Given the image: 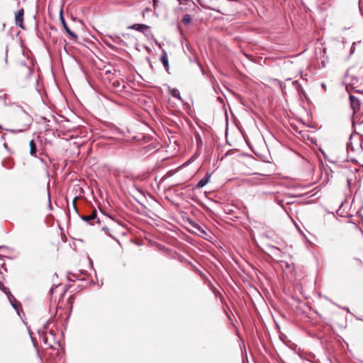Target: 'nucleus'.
<instances>
[{
    "instance_id": "obj_20",
    "label": "nucleus",
    "mask_w": 363,
    "mask_h": 363,
    "mask_svg": "<svg viewBox=\"0 0 363 363\" xmlns=\"http://www.w3.org/2000/svg\"><path fill=\"white\" fill-rule=\"evenodd\" d=\"M76 201H77V197H75V198L74 199V200H73V205H74V208H76V206H75V202H76Z\"/></svg>"
},
{
    "instance_id": "obj_3",
    "label": "nucleus",
    "mask_w": 363,
    "mask_h": 363,
    "mask_svg": "<svg viewBox=\"0 0 363 363\" xmlns=\"http://www.w3.org/2000/svg\"><path fill=\"white\" fill-rule=\"evenodd\" d=\"M83 220L93 225L94 222L99 223V219L97 218V212L96 210L93 211L91 215L89 216H82Z\"/></svg>"
},
{
    "instance_id": "obj_7",
    "label": "nucleus",
    "mask_w": 363,
    "mask_h": 363,
    "mask_svg": "<svg viewBox=\"0 0 363 363\" xmlns=\"http://www.w3.org/2000/svg\"><path fill=\"white\" fill-rule=\"evenodd\" d=\"M161 62L162 63L163 66L164 67L166 70L169 69V62H168V56L167 53L164 50H162V53L160 57Z\"/></svg>"
},
{
    "instance_id": "obj_14",
    "label": "nucleus",
    "mask_w": 363,
    "mask_h": 363,
    "mask_svg": "<svg viewBox=\"0 0 363 363\" xmlns=\"http://www.w3.org/2000/svg\"><path fill=\"white\" fill-rule=\"evenodd\" d=\"M28 126V124L27 123H26L22 125V127L21 128L16 129V130H11L10 131L12 133H21L23 130H25L26 129H27Z\"/></svg>"
},
{
    "instance_id": "obj_23",
    "label": "nucleus",
    "mask_w": 363,
    "mask_h": 363,
    "mask_svg": "<svg viewBox=\"0 0 363 363\" xmlns=\"http://www.w3.org/2000/svg\"><path fill=\"white\" fill-rule=\"evenodd\" d=\"M50 293L52 294L53 293V289H51L50 290Z\"/></svg>"
},
{
    "instance_id": "obj_12",
    "label": "nucleus",
    "mask_w": 363,
    "mask_h": 363,
    "mask_svg": "<svg viewBox=\"0 0 363 363\" xmlns=\"http://www.w3.org/2000/svg\"><path fill=\"white\" fill-rule=\"evenodd\" d=\"M169 93L171 94V95L173 97L179 99L181 101H183V99H182V96L180 95V92H179V91L177 89H176V88L169 89Z\"/></svg>"
},
{
    "instance_id": "obj_18",
    "label": "nucleus",
    "mask_w": 363,
    "mask_h": 363,
    "mask_svg": "<svg viewBox=\"0 0 363 363\" xmlns=\"http://www.w3.org/2000/svg\"><path fill=\"white\" fill-rule=\"evenodd\" d=\"M149 9L147 8H146L143 12H142V16L143 17H145V12L147 11Z\"/></svg>"
},
{
    "instance_id": "obj_6",
    "label": "nucleus",
    "mask_w": 363,
    "mask_h": 363,
    "mask_svg": "<svg viewBox=\"0 0 363 363\" xmlns=\"http://www.w3.org/2000/svg\"><path fill=\"white\" fill-rule=\"evenodd\" d=\"M23 15L24 11L23 9H21L17 11L15 16L16 24L23 28Z\"/></svg>"
},
{
    "instance_id": "obj_10",
    "label": "nucleus",
    "mask_w": 363,
    "mask_h": 363,
    "mask_svg": "<svg viewBox=\"0 0 363 363\" xmlns=\"http://www.w3.org/2000/svg\"><path fill=\"white\" fill-rule=\"evenodd\" d=\"M30 146V154L33 157H36L37 147L35 141L31 140L29 143Z\"/></svg>"
},
{
    "instance_id": "obj_15",
    "label": "nucleus",
    "mask_w": 363,
    "mask_h": 363,
    "mask_svg": "<svg viewBox=\"0 0 363 363\" xmlns=\"http://www.w3.org/2000/svg\"><path fill=\"white\" fill-rule=\"evenodd\" d=\"M348 172H350V170L348 169H345L344 171V174L347 176V185L350 186L352 184L353 178L348 175Z\"/></svg>"
},
{
    "instance_id": "obj_13",
    "label": "nucleus",
    "mask_w": 363,
    "mask_h": 363,
    "mask_svg": "<svg viewBox=\"0 0 363 363\" xmlns=\"http://www.w3.org/2000/svg\"><path fill=\"white\" fill-rule=\"evenodd\" d=\"M191 21V16L189 14H186L182 19V22L185 24H189Z\"/></svg>"
},
{
    "instance_id": "obj_21",
    "label": "nucleus",
    "mask_w": 363,
    "mask_h": 363,
    "mask_svg": "<svg viewBox=\"0 0 363 363\" xmlns=\"http://www.w3.org/2000/svg\"><path fill=\"white\" fill-rule=\"evenodd\" d=\"M357 172V168H354V171H351V172L352 174H354V172Z\"/></svg>"
},
{
    "instance_id": "obj_19",
    "label": "nucleus",
    "mask_w": 363,
    "mask_h": 363,
    "mask_svg": "<svg viewBox=\"0 0 363 363\" xmlns=\"http://www.w3.org/2000/svg\"><path fill=\"white\" fill-rule=\"evenodd\" d=\"M157 0H153V6L155 8L157 4Z\"/></svg>"
},
{
    "instance_id": "obj_5",
    "label": "nucleus",
    "mask_w": 363,
    "mask_h": 363,
    "mask_svg": "<svg viewBox=\"0 0 363 363\" xmlns=\"http://www.w3.org/2000/svg\"><path fill=\"white\" fill-rule=\"evenodd\" d=\"M128 29L135 30L140 33H145L150 29V26L145 24L135 23L128 27Z\"/></svg>"
},
{
    "instance_id": "obj_1",
    "label": "nucleus",
    "mask_w": 363,
    "mask_h": 363,
    "mask_svg": "<svg viewBox=\"0 0 363 363\" xmlns=\"http://www.w3.org/2000/svg\"><path fill=\"white\" fill-rule=\"evenodd\" d=\"M179 7L177 11L181 12H185L189 11L190 8L195 6V4L192 0H178Z\"/></svg>"
},
{
    "instance_id": "obj_22",
    "label": "nucleus",
    "mask_w": 363,
    "mask_h": 363,
    "mask_svg": "<svg viewBox=\"0 0 363 363\" xmlns=\"http://www.w3.org/2000/svg\"><path fill=\"white\" fill-rule=\"evenodd\" d=\"M262 176L264 177H268V175H267V174H262Z\"/></svg>"
},
{
    "instance_id": "obj_17",
    "label": "nucleus",
    "mask_w": 363,
    "mask_h": 363,
    "mask_svg": "<svg viewBox=\"0 0 363 363\" xmlns=\"http://www.w3.org/2000/svg\"><path fill=\"white\" fill-rule=\"evenodd\" d=\"M294 84L296 86V88L300 94H305L303 89L298 84L297 81H295Z\"/></svg>"
},
{
    "instance_id": "obj_2",
    "label": "nucleus",
    "mask_w": 363,
    "mask_h": 363,
    "mask_svg": "<svg viewBox=\"0 0 363 363\" xmlns=\"http://www.w3.org/2000/svg\"><path fill=\"white\" fill-rule=\"evenodd\" d=\"M350 102L351 108L353 110V113H358L360 111V107H361L360 100L357 97H356L353 95H350Z\"/></svg>"
},
{
    "instance_id": "obj_11",
    "label": "nucleus",
    "mask_w": 363,
    "mask_h": 363,
    "mask_svg": "<svg viewBox=\"0 0 363 363\" xmlns=\"http://www.w3.org/2000/svg\"><path fill=\"white\" fill-rule=\"evenodd\" d=\"M5 292L8 294V298L11 303L12 304L13 307L17 310L20 303L16 300L14 296H12L10 292L7 293L6 291Z\"/></svg>"
},
{
    "instance_id": "obj_16",
    "label": "nucleus",
    "mask_w": 363,
    "mask_h": 363,
    "mask_svg": "<svg viewBox=\"0 0 363 363\" xmlns=\"http://www.w3.org/2000/svg\"><path fill=\"white\" fill-rule=\"evenodd\" d=\"M20 117L24 121H28L29 120V116L28 114L23 109H21Z\"/></svg>"
},
{
    "instance_id": "obj_8",
    "label": "nucleus",
    "mask_w": 363,
    "mask_h": 363,
    "mask_svg": "<svg viewBox=\"0 0 363 363\" xmlns=\"http://www.w3.org/2000/svg\"><path fill=\"white\" fill-rule=\"evenodd\" d=\"M8 50L7 47L5 45H0V58H2L5 62V65L7 64V57H8Z\"/></svg>"
},
{
    "instance_id": "obj_9",
    "label": "nucleus",
    "mask_w": 363,
    "mask_h": 363,
    "mask_svg": "<svg viewBox=\"0 0 363 363\" xmlns=\"http://www.w3.org/2000/svg\"><path fill=\"white\" fill-rule=\"evenodd\" d=\"M210 178H211V174L207 172L206 176L203 178H202L201 179H200V181L198 182L196 186L198 188L203 187L205 185H206L208 183Z\"/></svg>"
},
{
    "instance_id": "obj_4",
    "label": "nucleus",
    "mask_w": 363,
    "mask_h": 363,
    "mask_svg": "<svg viewBox=\"0 0 363 363\" xmlns=\"http://www.w3.org/2000/svg\"><path fill=\"white\" fill-rule=\"evenodd\" d=\"M60 21L62 24V26L64 28V29L66 30L67 33L74 40H77V35L74 33L72 32L69 28L68 27V26L67 25V23L62 16V12L61 11L60 12Z\"/></svg>"
}]
</instances>
